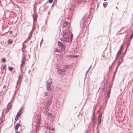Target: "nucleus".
<instances>
[{
    "label": "nucleus",
    "mask_w": 133,
    "mask_h": 133,
    "mask_svg": "<svg viewBox=\"0 0 133 133\" xmlns=\"http://www.w3.org/2000/svg\"><path fill=\"white\" fill-rule=\"evenodd\" d=\"M51 101L52 99L51 98H49L47 100L46 104L45 106V108L46 109V111L49 109L51 103Z\"/></svg>",
    "instance_id": "f257e3e1"
},
{
    "label": "nucleus",
    "mask_w": 133,
    "mask_h": 133,
    "mask_svg": "<svg viewBox=\"0 0 133 133\" xmlns=\"http://www.w3.org/2000/svg\"><path fill=\"white\" fill-rule=\"evenodd\" d=\"M58 45L61 48V50L63 51L64 50H65V46L59 41L58 42Z\"/></svg>",
    "instance_id": "f03ea898"
},
{
    "label": "nucleus",
    "mask_w": 133,
    "mask_h": 133,
    "mask_svg": "<svg viewBox=\"0 0 133 133\" xmlns=\"http://www.w3.org/2000/svg\"><path fill=\"white\" fill-rule=\"evenodd\" d=\"M38 118L37 120L38 121L37 122V125L36 126L37 127H39L40 125L41 121L40 120L41 119V116H38Z\"/></svg>",
    "instance_id": "7ed1b4c3"
},
{
    "label": "nucleus",
    "mask_w": 133,
    "mask_h": 133,
    "mask_svg": "<svg viewBox=\"0 0 133 133\" xmlns=\"http://www.w3.org/2000/svg\"><path fill=\"white\" fill-rule=\"evenodd\" d=\"M46 87L48 91H52L54 90V87L51 85H46Z\"/></svg>",
    "instance_id": "20e7f679"
},
{
    "label": "nucleus",
    "mask_w": 133,
    "mask_h": 133,
    "mask_svg": "<svg viewBox=\"0 0 133 133\" xmlns=\"http://www.w3.org/2000/svg\"><path fill=\"white\" fill-rule=\"evenodd\" d=\"M63 40L67 42H71L72 41L70 40V38H66V37H63Z\"/></svg>",
    "instance_id": "39448f33"
},
{
    "label": "nucleus",
    "mask_w": 133,
    "mask_h": 133,
    "mask_svg": "<svg viewBox=\"0 0 133 133\" xmlns=\"http://www.w3.org/2000/svg\"><path fill=\"white\" fill-rule=\"evenodd\" d=\"M52 79L51 78H49V79L47 81V83L46 85H51L52 84Z\"/></svg>",
    "instance_id": "423d86ee"
},
{
    "label": "nucleus",
    "mask_w": 133,
    "mask_h": 133,
    "mask_svg": "<svg viewBox=\"0 0 133 133\" xmlns=\"http://www.w3.org/2000/svg\"><path fill=\"white\" fill-rule=\"evenodd\" d=\"M110 93V90H109L108 91L107 95V96L106 97V102H107V98L108 99V98L109 97V95Z\"/></svg>",
    "instance_id": "0eeeda50"
},
{
    "label": "nucleus",
    "mask_w": 133,
    "mask_h": 133,
    "mask_svg": "<svg viewBox=\"0 0 133 133\" xmlns=\"http://www.w3.org/2000/svg\"><path fill=\"white\" fill-rule=\"evenodd\" d=\"M46 114L47 115L50 116V118H53L54 117L50 113L48 112L47 114Z\"/></svg>",
    "instance_id": "6e6552de"
},
{
    "label": "nucleus",
    "mask_w": 133,
    "mask_h": 133,
    "mask_svg": "<svg viewBox=\"0 0 133 133\" xmlns=\"http://www.w3.org/2000/svg\"><path fill=\"white\" fill-rule=\"evenodd\" d=\"M68 24V23L66 21L65 22L63 23V26L64 27H66Z\"/></svg>",
    "instance_id": "1a4fd4ad"
},
{
    "label": "nucleus",
    "mask_w": 133,
    "mask_h": 133,
    "mask_svg": "<svg viewBox=\"0 0 133 133\" xmlns=\"http://www.w3.org/2000/svg\"><path fill=\"white\" fill-rule=\"evenodd\" d=\"M22 76H21V75H20L19 76L18 81H17V85L18 84V83L20 81V78H22Z\"/></svg>",
    "instance_id": "9d476101"
},
{
    "label": "nucleus",
    "mask_w": 133,
    "mask_h": 133,
    "mask_svg": "<svg viewBox=\"0 0 133 133\" xmlns=\"http://www.w3.org/2000/svg\"><path fill=\"white\" fill-rule=\"evenodd\" d=\"M20 126V124H18L16 125L15 127V130H18V128Z\"/></svg>",
    "instance_id": "9b49d317"
},
{
    "label": "nucleus",
    "mask_w": 133,
    "mask_h": 133,
    "mask_svg": "<svg viewBox=\"0 0 133 133\" xmlns=\"http://www.w3.org/2000/svg\"><path fill=\"white\" fill-rule=\"evenodd\" d=\"M54 51L55 52H57L58 53H59L60 52V50L59 49L55 48L54 50Z\"/></svg>",
    "instance_id": "f8f14e48"
},
{
    "label": "nucleus",
    "mask_w": 133,
    "mask_h": 133,
    "mask_svg": "<svg viewBox=\"0 0 133 133\" xmlns=\"http://www.w3.org/2000/svg\"><path fill=\"white\" fill-rule=\"evenodd\" d=\"M69 35H71L70 37V40L72 41V38H73V35L72 33H70V32H69Z\"/></svg>",
    "instance_id": "ddd939ff"
},
{
    "label": "nucleus",
    "mask_w": 133,
    "mask_h": 133,
    "mask_svg": "<svg viewBox=\"0 0 133 133\" xmlns=\"http://www.w3.org/2000/svg\"><path fill=\"white\" fill-rule=\"evenodd\" d=\"M37 18V15H33V19H34V21Z\"/></svg>",
    "instance_id": "4468645a"
},
{
    "label": "nucleus",
    "mask_w": 133,
    "mask_h": 133,
    "mask_svg": "<svg viewBox=\"0 0 133 133\" xmlns=\"http://www.w3.org/2000/svg\"><path fill=\"white\" fill-rule=\"evenodd\" d=\"M123 45H122L121 46V47H120V49H119V51H118V52H117V55H116V57H117V55H118V53H119L120 52V50H121L122 49V47H123Z\"/></svg>",
    "instance_id": "2eb2a0df"
},
{
    "label": "nucleus",
    "mask_w": 133,
    "mask_h": 133,
    "mask_svg": "<svg viewBox=\"0 0 133 133\" xmlns=\"http://www.w3.org/2000/svg\"><path fill=\"white\" fill-rule=\"evenodd\" d=\"M12 40L11 39H9L8 41V43L9 44H10L12 42Z\"/></svg>",
    "instance_id": "dca6fc26"
},
{
    "label": "nucleus",
    "mask_w": 133,
    "mask_h": 133,
    "mask_svg": "<svg viewBox=\"0 0 133 133\" xmlns=\"http://www.w3.org/2000/svg\"><path fill=\"white\" fill-rule=\"evenodd\" d=\"M19 117V116L18 115H17L16 116V118L15 119V121H17L18 119V118Z\"/></svg>",
    "instance_id": "f3484780"
},
{
    "label": "nucleus",
    "mask_w": 133,
    "mask_h": 133,
    "mask_svg": "<svg viewBox=\"0 0 133 133\" xmlns=\"http://www.w3.org/2000/svg\"><path fill=\"white\" fill-rule=\"evenodd\" d=\"M21 63H22L21 65V67H22L24 65V62L23 60H22Z\"/></svg>",
    "instance_id": "a211bd4d"
},
{
    "label": "nucleus",
    "mask_w": 133,
    "mask_h": 133,
    "mask_svg": "<svg viewBox=\"0 0 133 133\" xmlns=\"http://www.w3.org/2000/svg\"><path fill=\"white\" fill-rule=\"evenodd\" d=\"M84 22H83V21L82 22L80 23V25L81 27H83L84 25Z\"/></svg>",
    "instance_id": "6ab92c4d"
},
{
    "label": "nucleus",
    "mask_w": 133,
    "mask_h": 133,
    "mask_svg": "<svg viewBox=\"0 0 133 133\" xmlns=\"http://www.w3.org/2000/svg\"><path fill=\"white\" fill-rule=\"evenodd\" d=\"M108 3L107 2H104L103 3V5L104 7H105L107 5Z\"/></svg>",
    "instance_id": "aec40b11"
},
{
    "label": "nucleus",
    "mask_w": 133,
    "mask_h": 133,
    "mask_svg": "<svg viewBox=\"0 0 133 133\" xmlns=\"http://www.w3.org/2000/svg\"><path fill=\"white\" fill-rule=\"evenodd\" d=\"M8 68L9 69V70L11 71H12L13 69V68L12 67H8Z\"/></svg>",
    "instance_id": "412c9836"
},
{
    "label": "nucleus",
    "mask_w": 133,
    "mask_h": 133,
    "mask_svg": "<svg viewBox=\"0 0 133 133\" xmlns=\"http://www.w3.org/2000/svg\"><path fill=\"white\" fill-rule=\"evenodd\" d=\"M6 59L4 58H3L2 59V62L3 63H5L6 62Z\"/></svg>",
    "instance_id": "4be33fe9"
},
{
    "label": "nucleus",
    "mask_w": 133,
    "mask_h": 133,
    "mask_svg": "<svg viewBox=\"0 0 133 133\" xmlns=\"http://www.w3.org/2000/svg\"><path fill=\"white\" fill-rule=\"evenodd\" d=\"M39 127H37L36 126V128L35 129L36 131V132H37V131H38L39 130Z\"/></svg>",
    "instance_id": "5701e85b"
},
{
    "label": "nucleus",
    "mask_w": 133,
    "mask_h": 133,
    "mask_svg": "<svg viewBox=\"0 0 133 133\" xmlns=\"http://www.w3.org/2000/svg\"><path fill=\"white\" fill-rule=\"evenodd\" d=\"M21 110H19L18 111V112L17 115H19V116H20V115L21 114Z\"/></svg>",
    "instance_id": "b1692460"
},
{
    "label": "nucleus",
    "mask_w": 133,
    "mask_h": 133,
    "mask_svg": "<svg viewBox=\"0 0 133 133\" xmlns=\"http://www.w3.org/2000/svg\"><path fill=\"white\" fill-rule=\"evenodd\" d=\"M98 125H99L101 122V119L99 118V119H98Z\"/></svg>",
    "instance_id": "393cba45"
},
{
    "label": "nucleus",
    "mask_w": 133,
    "mask_h": 133,
    "mask_svg": "<svg viewBox=\"0 0 133 133\" xmlns=\"http://www.w3.org/2000/svg\"><path fill=\"white\" fill-rule=\"evenodd\" d=\"M65 71V70H64L63 71V70H61V72H60L59 71H58V72L59 73V74H63V72H64V71Z\"/></svg>",
    "instance_id": "a878e982"
},
{
    "label": "nucleus",
    "mask_w": 133,
    "mask_h": 133,
    "mask_svg": "<svg viewBox=\"0 0 133 133\" xmlns=\"http://www.w3.org/2000/svg\"><path fill=\"white\" fill-rule=\"evenodd\" d=\"M102 117V114H99L98 117V119H99V118L101 119V117Z\"/></svg>",
    "instance_id": "bb28decb"
},
{
    "label": "nucleus",
    "mask_w": 133,
    "mask_h": 133,
    "mask_svg": "<svg viewBox=\"0 0 133 133\" xmlns=\"http://www.w3.org/2000/svg\"><path fill=\"white\" fill-rule=\"evenodd\" d=\"M91 65L90 66V67L89 68V69L88 70H87V71L86 72V73L87 74L88 73V72L89 71V70H90V69L91 67Z\"/></svg>",
    "instance_id": "cd10ccee"
},
{
    "label": "nucleus",
    "mask_w": 133,
    "mask_h": 133,
    "mask_svg": "<svg viewBox=\"0 0 133 133\" xmlns=\"http://www.w3.org/2000/svg\"><path fill=\"white\" fill-rule=\"evenodd\" d=\"M62 35L63 36H65L66 35V33L64 31Z\"/></svg>",
    "instance_id": "c85d7f7f"
},
{
    "label": "nucleus",
    "mask_w": 133,
    "mask_h": 133,
    "mask_svg": "<svg viewBox=\"0 0 133 133\" xmlns=\"http://www.w3.org/2000/svg\"><path fill=\"white\" fill-rule=\"evenodd\" d=\"M44 95H45L46 96H48V93L47 92H44Z\"/></svg>",
    "instance_id": "c756f323"
},
{
    "label": "nucleus",
    "mask_w": 133,
    "mask_h": 133,
    "mask_svg": "<svg viewBox=\"0 0 133 133\" xmlns=\"http://www.w3.org/2000/svg\"><path fill=\"white\" fill-rule=\"evenodd\" d=\"M3 122V119H0V124L2 123Z\"/></svg>",
    "instance_id": "7c9ffc66"
},
{
    "label": "nucleus",
    "mask_w": 133,
    "mask_h": 133,
    "mask_svg": "<svg viewBox=\"0 0 133 133\" xmlns=\"http://www.w3.org/2000/svg\"><path fill=\"white\" fill-rule=\"evenodd\" d=\"M53 0H49V2L50 3H51L53 1Z\"/></svg>",
    "instance_id": "2f4dec72"
},
{
    "label": "nucleus",
    "mask_w": 133,
    "mask_h": 133,
    "mask_svg": "<svg viewBox=\"0 0 133 133\" xmlns=\"http://www.w3.org/2000/svg\"><path fill=\"white\" fill-rule=\"evenodd\" d=\"M5 67H6V65H5L3 66V69H5Z\"/></svg>",
    "instance_id": "473e14b6"
},
{
    "label": "nucleus",
    "mask_w": 133,
    "mask_h": 133,
    "mask_svg": "<svg viewBox=\"0 0 133 133\" xmlns=\"http://www.w3.org/2000/svg\"><path fill=\"white\" fill-rule=\"evenodd\" d=\"M11 107V106L9 107L8 108V110H9L10 109Z\"/></svg>",
    "instance_id": "72a5a7b5"
},
{
    "label": "nucleus",
    "mask_w": 133,
    "mask_h": 133,
    "mask_svg": "<svg viewBox=\"0 0 133 133\" xmlns=\"http://www.w3.org/2000/svg\"><path fill=\"white\" fill-rule=\"evenodd\" d=\"M94 114H95V112H94L93 113V114H92V116H94Z\"/></svg>",
    "instance_id": "f704fd0d"
},
{
    "label": "nucleus",
    "mask_w": 133,
    "mask_h": 133,
    "mask_svg": "<svg viewBox=\"0 0 133 133\" xmlns=\"http://www.w3.org/2000/svg\"><path fill=\"white\" fill-rule=\"evenodd\" d=\"M52 131H54V129L53 128H52L51 129Z\"/></svg>",
    "instance_id": "c9c22d12"
},
{
    "label": "nucleus",
    "mask_w": 133,
    "mask_h": 133,
    "mask_svg": "<svg viewBox=\"0 0 133 133\" xmlns=\"http://www.w3.org/2000/svg\"><path fill=\"white\" fill-rule=\"evenodd\" d=\"M6 86L5 85H4L3 87V88H5V87H6Z\"/></svg>",
    "instance_id": "e433bc0d"
},
{
    "label": "nucleus",
    "mask_w": 133,
    "mask_h": 133,
    "mask_svg": "<svg viewBox=\"0 0 133 133\" xmlns=\"http://www.w3.org/2000/svg\"><path fill=\"white\" fill-rule=\"evenodd\" d=\"M133 37V36H132V35H131V36H130V38H131Z\"/></svg>",
    "instance_id": "4c0bfd02"
},
{
    "label": "nucleus",
    "mask_w": 133,
    "mask_h": 133,
    "mask_svg": "<svg viewBox=\"0 0 133 133\" xmlns=\"http://www.w3.org/2000/svg\"><path fill=\"white\" fill-rule=\"evenodd\" d=\"M75 57H77V56H74Z\"/></svg>",
    "instance_id": "58836bf2"
},
{
    "label": "nucleus",
    "mask_w": 133,
    "mask_h": 133,
    "mask_svg": "<svg viewBox=\"0 0 133 133\" xmlns=\"http://www.w3.org/2000/svg\"><path fill=\"white\" fill-rule=\"evenodd\" d=\"M69 10H71V8H69Z\"/></svg>",
    "instance_id": "ea45409f"
},
{
    "label": "nucleus",
    "mask_w": 133,
    "mask_h": 133,
    "mask_svg": "<svg viewBox=\"0 0 133 133\" xmlns=\"http://www.w3.org/2000/svg\"><path fill=\"white\" fill-rule=\"evenodd\" d=\"M87 130L85 132V133H87Z\"/></svg>",
    "instance_id": "a19ab883"
},
{
    "label": "nucleus",
    "mask_w": 133,
    "mask_h": 133,
    "mask_svg": "<svg viewBox=\"0 0 133 133\" xmlns=\"http://www.w3.org/2000/svg\"><path fill=\"white\" fill-rule=\"evenodd\" d=\"M132 36H133V33H132Z\"/></svg>",
    "instance_id": "79ce46f5"
},
{
    "label": "nucleus",
    "mask_w": 133,
    "mask_h": 133,
    "mask_svg": "<svg viewBox=\"0 0 133 133\" xmlns=\"http://www.w3.org/2000/svg\"><path fill=\"white\" fill-rule=\"evenodd\" d=\"M12 33V32H11H11H10V33Z\"/></svg>",
    "instance_id": "37998d69"
},
{
    "label": "nucleus",
    "mask_w": 133,
    "mask_h": 133,
    "mask_svg": "<svg viewBox=\"0 0 133 133\" xmlns=\"http://www.w3.org/2000/svg\"><path fill=\"white\" fill-rule=\"evenodd\" d=\"M79 0H78V2H79Z\"/></svg>",
    "instance_id": "c03bdc74"
},
{
    "label": "nucleus",
    "mask_w": 133,
    "mask_h": 133,
    "mask_svg": "<svg viewBox=\"0 0 133 133\" xmlns=\"http://www.w3.org/2000/svg\"><path fill=\"white\" fill-rule=\"evenodd\" d=\"M106 0H103V1H106Z\"/></svg>",
    "instance_id": "a18cd8bd"
},
{
    "label": "nucleus",
    "mask_w": 133,
    "mask_h": 133,
    "mask_svg": "<svg viewBox=\"0 0 133 133\" xmlns=\"http://www.w3.org/2000/svg\"><path fill=\"white\" fill-rule=\"evenodd\" d=\"M81 1H80V2H79V3H81Z\"/></svg>",
    "instance_id": "49530a36"
},
{
    "label": "nucleus",
    "mask_w": 133,
    "mask_h": 133,
    "mask_svg": "<svg viewBox=\"0 0 133 133\" xmlns=\"http://www.w3.org/2000/svg\"><path fill=\"white\" fill-rule=\"evenodd\" d=\"M127 49H126V50H127Z\"/></svg>",
    "instance_id": "de8ad7c7"
}]
</instances>
